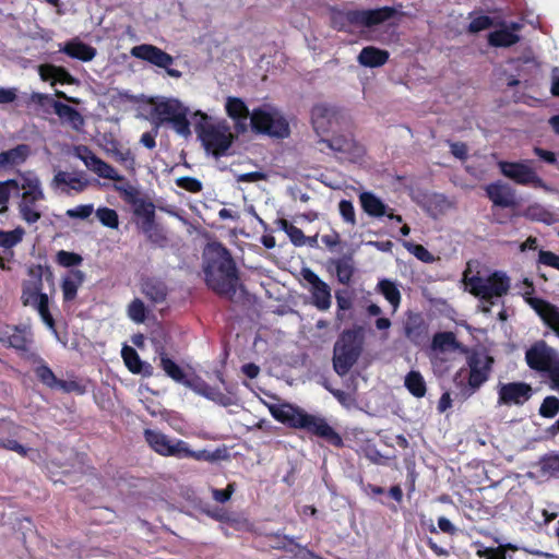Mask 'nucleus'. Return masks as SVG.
Here are the masks:
<instances>
[{
  "label": "nucleus",
  "mask_w": 559,
  "mask_h": 559,
  "mask_svg": "<svg viewBox=\"0 0 559 559\" xmlns=\"http://www.w3.org/2000/svg\"><path fill=\"white\" fill-rule=\"evenodd\" d=\"M205 283L219 297L238 302L246 290L230 251L222 242L207 246L204 265Z\"/></svg>",
  "instance_id": "f257e3e1"
},
{
  "label": "nucleus",
  "mask_w": 559,
  "mask_h": 559,
  "mask_svg": "<svg viewBox=\"0 0 559 559\" xmlns=\"http://www.w3.org/2000/svg\"><path fill=\"white\" fill-rule=\"evenodd\" d=\"M270 412L274 419L289 428L302 429L335 448L344 447L341 435L322 416L309 414L304 408L293 404L272 406Z\"/></svg>",
  "instance_id": "f03ea898"
},
{
  "label": "nucleus",
  "mask_w": 559,
  "mask_h": 559,
  "mask_svg": "<svg viewBox=\"0 0 559 559\" xmlns=\"http://www.w3.org/2000/svg\"><path fill=\"white\" fill-rule=\"evenodd\" d=\"M495 359L484 350H472L466 356L467 369L461 368L453 377L457 390L454 396L464 402L473 396L490 379Z\"/></svg>",
  "instance_id": "7ed1b4c3"
},
{
  "label": "nucleus",
  "mask_w": 559,
  "mask_h": 559,
  "mask_svg": "<svg viewBox=\"0 0 559 559\" xmlns=\"http://www.w3.org/2000/svg\"><path fill=\"white\" fill-rule=\"evenodd\" d=\"M364 329L362 326H354L344 330L333 348V369L343 377L349 372L352 367L357 362L362 352Z\"/></svg>",
  "instance_id": "20e7f679"
},
{
  "label": "nucleus",
  "mask_w": 559,
  "mask_h": 559,
  "mask_svg": "<svg viewBox=\"0 0 559 559\" xmlns=\"http://www.w3.org/2000/svg\"><path fill=\"white\" fill-rule=\"evenodd\" d=\"M192 122L198 138L207 152L215 157L226 154L233 143V135L227 128L213 124L211 118L200 110L193 114Z\"/></svg>",
  "instance_id": "39448f33"
},
{
  "label": "nucleus",
  "mask_w": 559,
  "mask_h": 559,
  "mask_svg": "<svg viewBox=\"0 0 559 559\" xmlns=\"http://www.w3.org/2000/svg\"><path fill=\"white\" fill-rule=\"evenodd\" d=\"M466 285L473 296L493 305L495 298H501L508 294L511 282L506 273L495 271L487 277L474 275L467 278Z\"/></svg>",
  "instance_id": "423d86ee"
},
{
  "label": "nucleus",
  "mask_w": 559,
  "mask_h": 559,
  "mask_svg": "<svg viewBox=\"0 0 559 559\" xmlns=\"http://www.w3.org/2000/svg\"><path fill=\"white\" fill-rule=\"evenodd\" d=\"M154 115L159 123H169L173 129L185 138L191 134L189 109L178 99L168 98L154 106Z\"/></svg>",
  "instance_id": "0eeeda50"
},
{
  "label": "nucleus",
  "mask_w": 559,
  "mask_h": 559,
  "mask_svg": "<svg viewBox=\"0 0 559 559\" xmlns=\"http://www.w3.org/2000/svg\"><path fill=\"white\" fill-rule=\"evenodd\" d=\"M397 14L393 7H382L367 10H347L334 16V23L341 21V27L345 24L354 26L372 27L382 24Z\"/></svg>",
  "instance_id": "6e6552de"
},
{
  "label": "nucleus",
  "mask_w": 559,
  "mask_h": 559,
  "mask_svg": "<svg viewBox=\"0 0 559 559\" xmlns=\"http://www.w3.org/2000/svg\"><path fill=\"white\" fill-rule=\"evenodd\" d=\"M251 128L258 134H265L276 139H285L290 134L288 121L278 114H271L262 108L253 109Z\"/></svg>",
  "instance_id": "1a4fd4ad"
},
{
  "label": "nucleus",
  "mask_w": 559,
  "mask_h": 559,
  "mask_svg": "<svg viewBox=\"0 0 559 559\" xmlns=\"http://www.w3.org/2000/svg\"><path fill=\"white\" fill-rule=\"evenodd\" d=\"M523 284L527 288L523 295L524 300L535 310L544 324L559 337V307L545 299L532 297L535 288L531 280L524 278Z\"/></svg>",
  "instance_id": "9d476101"
},
{
  "label": "nucleus",
  "mask_w": 559,
  "mask_h": 559,
  "mask_svg": "<svg viewBox=\"0 0 559 559\" xmlns=\"http://www.w3.org/2000/svg\"><path fill=\"white\" fill-rule=\"evenodd\" d=\"M130 53L136 59L165 69L167 74L171 78L178 79L181 76V72L179 70L171 68L174 63V57L157 46L151 44H141L132 47Z\"/></svg>",
  "instance_id": "9b49d317"
},
{
  "label": "nucleus",
  "mask_w": 559,
  "mask_h": 559,
  "mask_svg": "<svg viewBox=\"0 0 559 559\" xmlns=\"http://www.w3.org/2000/svg\"><path fill=\"white\" fill-rule=\"evenodd\" d=\"M500 173L521 186L544 187V180L525 162H498Z\"/></svg>",
  "instance_id": "f8f14e48"
},
{
  "label": "nucleus",
  "mask_w": 559,
  "mask_h": 559,
  "mask_svg": "<svg viewBox=\"0 0 559 559\" xmlns=\"http://www.w3.org/2000/svg\"><path fill=\"white\" fill-rule=\"evenodd\" d=\"M559 359V355L556 350L547 345L545 341H538L534 343L525 352V361L530 369L538 372L543 377Z\"/></svg>",
  "instance_id": "ddd939ff"
},
{
  "label": "nucleus",
  "mask_w": 559,
  "mask_h": 559,
  "mask_svg": "<svg viewBox=\"0 0 559 559\" xmlns=\"http://www.w3.org/2000/svg\"><path fill=\"white\" fill-rule=\"evenodd\" d=\"M75 156L84 163L88 170L96 174L99 178L109 179L116 182L126 180L122 175H119L110 164L98 157L87 145L76 146Z\"/></svg>",
  "instance_id": "4468645a"
},
{
  "label": "nucleus",
  "mask_w": 559,
  "mask_h": 559,
  "mask_svg": "<svg viewBox=\"0 0 559 559\" xmlns=\"http://www.w3.org/2000/svg\"><path fill=\"white\" fill-rule=\"evenodd\" d=\"M28 275L32 276L33 281H26L22 285V295L21 300L23 306H35L36 302L40 300V297L46 295L41 292L43 289V277L45 276L47 281L53 280V274L49 266L44 267L38 264L32 266L28 270Z\"/></svg>",
  "instance_id": "2eb2a0df"
},
{
  "label": "nucleus",
  "mask_w": 559,
  "mask_h": 559,
  "mask_svg": "<svg viewBox=\"0 0 559 559\" xmlns=\"http://www.w3.org/2000/svg\"><path fill=\"white\" fill-rule=\"evenodd\" d=\"M143 436L145 442L155 453L165 457L179 459L185 440L170 438L164 432L151 428L144 429Z\"/></svg>",
  "instance_id": "dca6fc26"
},
{
  "label": "nucleus",
  "mask_w": 559,
  "mask_h": 559,
  "mask_svg": "<svg viewBox=\"0 0 559 559\" xmlns=\"http://www.w3.org/2000/svg\"><path fill=\"white\" fill-rule=\"evenodd\" d=\"M217 378L219 382L225 385L227 393L222 392L219 389L210 385L201 379H198L193 382H186V385L191 388L195 393L206 397L210 401H213L221 406L228 407L235 405L237 399L233 390L234 388L226 385L222 373H218Z\"/></svg>",
  "instance_id": "f3484780"
},
{
  "label": "nucleus",
  "mask_w": 559,
  "mask_h": 559,
  "mask_svg": "<svg viewBox=\"0 0 559 559\" xmlns=\"http://www.w3.org/2000/svg\"><path fill=\"white\" fill-rule=\"evenodd\" d=\"M0 344L24 355L33 344L32 331L25 325H7L0 330Z\"/></svg>",
  "instance_id": "a211bd4d"
},
{
  "label": "nucleus",
  "mask_w": 559,
  "mask_h": 559,
  "mask_svg": "<svg viewBox=\"0 0 559 559\" xmlns=\"http://www.w3.org/2000/svg\"><path fill=\"white\" fill-rule=\"evenodd\" d=\"M498 404L499 405H518L521 406L526 403L533 395V388L531 384L522 381H514L497 385Z\"/></svg>",
  "instance_id": "6ab92c4d"
},
{
  "label": "nucleus",
  "mask_w": 559,
  "mask_h": 559,
  "mask_svg": "<svg viewBox=\"0 0 559 559\" xmlns=\"http://www.w3.org/2000/svg\"><path fill=\"white\" fill-rule=\"evenodd\" d=\"M301 275L310 284L311 304L320 311H326L332 305L330 286L322 281L311 269L301 270Z\"/></svg>",
  "instance_id": "aec40b11"
},
{
  "label": "nucleus",
  "mask_w": 559,
  "mask_h": 559,
  "mask_svg": "<svg viewBox=\"0 0 559 559\" xmlns=\"http://www.w3.org/2000/svg\"><path fill=\"white\" fill-rule=\"evenodd\" d=\"M32 99L43 105L44 103H49L55 114L64 122H68L72 129L74 130H81L84 126V118L80 114L78 109L74 107H71L67 104H63L61 102L55 100L51 96L40 93H34L32 95Z\"/></svg>",
  "instance_id": "412c9836"
},
{
  "label": "nucleus",
  "mask_w": 559,
  "mask_h": 559,
  "mask_svg": "<svg viewBox=\"0 0 559 559\" xmlns=\"http://www.w3.org/2000/svg\"><path fill=\"white\" fill-rule=\"evenodd\" d=\"M485 192L492 206L512 209L518 204L514 189L500 180L487 185Z\"/></svg>",
  "instance_id": "4be33fe9"
},
{
  "label": "nucleus",
  "mask_w": 559,
  "mask_h": 559,
  "mask_svg": "<svg viewBox=\"0 0 559 559\" xmlns=\"http://www.w3.org/2000/svg\"><path fill=\"white\" fill-rule=\"evenodd\" d=\"M337 109L328 104H317L311 109V122L318 135L328 133L337 119Z\"/></svg>",
  "instance_id": "5701e85b"
},
{
  "label": "nucleus",
  "mask_w": 559,
  "mask_h": 559,
  "mask_svg": "<svg viewBox=\"0 0 559 559\" xmlns=\"http://www.w3.org/2000/svg\"><path fill=\"white\" fill-rule=\"evenodd\" d=\"M405 337L415 345H423L428 338V326L420 313H411L404 323Z\"/></svg>",
  "instance_id": "b1692460"
},
{
  "label": "nucleus",
  "mask_w": 559,
  "mask_h": 559,
  "mask_svg": "<svg viewBox=\"0 0 559 559\" xmlns=\"http://www.w3.org/2000/svg\"><path fill=\"white\" fill-rule=\"evenodd\" d=\"M134 215L142 217L141 223L142 231L147 236L151 241L156 242L159 234L153 233L155 225V206L152 202L138 200L134 202Z\"/></svg>",
  "instance_id": "393cba45"
},
{
  "label": "nucleus",
  "mask_w": 559,
  "mask_h": 559,
  "mask_svg": "<svg viewBox=\"0 0 559 559\" xmlns=\"http://www.w3.org/2000/svg\"><path fill=\"white\" fill-rule=\"evenodd\" d=\"M225 110L229 118L235 121L238 131L247 130V120L251 116L246 103L239 98L229 96L225 103Z\"/></svg>",
  "instance_id": "a878e982"
},
{
  "label": "nucleus",
  "mask_w": 559,
  "mask_h": 559,
  "mask_svg": "<svg viewBox=\"0 0 559 559\" xmlns=\"http://www.w3.org/2000/svg\"><path fill=\"white\" fill-rule=\"evenodd\" d=\"M60 51L69 56L70 58L78 59L83 62L93 60L97 53L96 48L85 44L79 39H72L67 41Z\"/></svg>",
  "instance_id": "bb28decb"
},
{
  "label": "nucleus",
  "mask_w": 559,
  "mask_h": 559,
  "mask_svg": "<svg viewBox=\"0 0 559 559\" xmlns=\"http://www.w3.org/2000/svg\"><path fill=\"white\" fill-rule=\"evenodd\" d=\"M320 142L325 144L330 150L346 154L358 155L360 147L352 136L335 135L331 139H320Z\"/></svg>",
  "instance_id": "cd10ccee"
},
{
  "label": "nucleus",
  "mask_w": 559,
  "mask_h": 559,
  "mask_svg": "<svg viewBox=\"0 0 559 559\" xmlns=\"http://www.w3.org/2000/svg\"><path fill=\"white\" fill-rule=\"evenodd\" d=\"M85 275L81 270H71L62 280L61 289L63 301L69 302L76 298L78 290L83 284Z\"/></svg>",
  "instance_id": "c85d7f7f"
},
{
  "label": "nucleus",
  "mask_w": 559,
  "mask_h": 559,
  "mask_svg": "<svg viewBox=\"0 0 559 559\" xmlns=\"http://www.w3.org/2000/svg\"><path fill=\"white\" fill-rule=\"evenodd\" d=\"M31 153L27 144H19L13 148L0 152V169L14 167L23 164Z\"/></svg>",
  "instance_id": "c756f323"
},
{
  "label": "nucleus",
  "mask_w": 559,
  "mask_h": 559,
  "mask_svg": "<svg viewBox=\"0 0 559 559\" xmlns=\"http://www.w3.org/2000/svg\"><path fill=\"white\" fill-rule=\"evenodd\" d=\"M389 52L373 46H367L361 49L358 55V62L368 68H378L386 63Z\"/></svg>",
  "instance_id": "7c9ffc66"
},
{
  "label": "nucleus",
  "mask_w": 559,
  "mask_h": 559,
  "mask_svg": "<svg viewBox=\"0 0 559 559\" xmlns=\"http://www.w3.org/2000/svg\"><path fill=\"white\" fill-rule=\"evenodd\" d=\"M360 205L369 216L382 217L386 214L388 205L372 192H362L359 195Z\"/></svg>",
  "instance_id": "2f4dec72"
},
{
  "label": "nucleus",
  "mask_w": 559,
  "mask_h": 559,
  "mask_svg": "<svg viewBox=\"0 0 559 559\" xmlns=\"http://www.w3.org/2000/svg\"><path fill=\"white\" fill-rule=\"evenodd\" d=\"M329 263L334 266L337 281L343 285H348L355 273L353 257L349 254L331 259Z\"/></svg>",
  "instance_id": "473e14b6"
},
{
  "label": "nucleus",
  "mask_w": 559,
  "mask_h": 559,
  "mask_svg": "<svg viewBox=\"0 0 559 559\" xmlns=\"http://www.w3.org/2000/svg\"><path fill=\"white\" fill-rule=\"evenodd\" d=\"M25 230L21 226L9 231L0 229V247L4 249L8 260L13 259L12 249L23 240Z\"/></svg>",
  "instance_id": "72a5a7b5"
},
{
  "label": "nucleus",
  "mask_w": 559,
  "mask_h": 559,
  "mask_svg": "<svg viewBox=\"0 0 559 559\" xmlns=\"http://www.w3.org/2000/svg\"><path fill=\"white\" fill-rule=\"evenodd\" d=\"M520 41V36L508 27L493 31L488 35V44L496 48H508Z\"/></svg>",
  "instance_id": "f704fd0d"
},
{
  "label": "nucleus",
  "mask_w": 559,
  "mask_h": 559,
  "mask_svg": "<svg viewBox=\"0 0 559 559\" xmlns=\"http://www.w3.org/2000/svg\"><path fill=\"white\" fill-rule=\"evenodd\" d=\"M378 292L390 302L395 311L401 304V292L396 284L388 278L379 281L377 285Z\"/></svg>",
  "instance_id": "c9c22d12"
},
{
  "label": "nucleus",
  "mask_w": 559,
  "mask_h": 559,
  "mask_svg": "<svg viewBox=\"0 0 559 559\" xmlns=\"http://www.w3.org/2000/svg\"><path fill=\"white\" fill-rule=\"evenodd\" d=\"M21 189L24 190L22 198H32V200H44L45 194L38 177L34 175H22Z\"/></svg>",
  "instance_id": "e433bc0d"
},
{
  "label": "nucleus",
  "mask_w": 559,
  "mask_h": 559,
  "mask_svg": "<svg viewBox=\"0 0 559 559\" xmlns=\"http://www.w3.org/2000/svg\"><path fill=\"white\" fill-rule=\"evenodd\" d=\"M121 356L123 358V361L127 366V368L134 374L144 373V374H151V371L143 370L144 364L141 360L138 352L128 345H124L121 350Z\"/></svg>",
  "instance_id": "4c0bfd02"
},
{
  "label": "nucleus",
  "mask_w": 559,
  "mask_h": 559,
  "mask_svg": "<svg viewBox=\"0 0 559 559\" xmlns=\"http://www.w3.org/2000/svg\"><path fill=\"white\" fill-rule=\"evenodd\" d=\"M405 388L408 390V392L417 397H424L427 392V386L424 377L419 371L412 370L409 371L405 377Z\"/></svg>",
  "instance_id": "58836bf2"
},
{
  "label": "nucleus",
  "mask_w": 559,
  "mask_h": 559,
  "mask_svg": "<svg viewBox=\"0 0 559 559\" xmlns=\"http://www.w3.org/2000/svg\"><path fill=\"white\" fill-rule=\"evenodd\" d=\"M143 293L153 302H163L167 297L166 285L156 280H147L143 283Z\"/></svg>",
  "instance_id": "ea45409f"
},
{
  "label": "nucleus",
  "mask_w": 559,
  "mask_h": 559,
  "mask_svg": "<svg viewBox=\"0 0 559 559\" xmlns=\"http://www.w3.org/2000/svg\"><path fill=\"white\" fill-rule=\"evenodd\" d=\"M159 366L165 371V373L176 382L183 384H186V382H190L189 380H186V374L182 368L178 366L171 358H169L164 352L160 353Z\"/></svg>",
  "instance_id": "a19ab883"
},
{
  "label": "nucleus",
  "mask_w": 559,
  "mask_h": 559,
  "mask_svg": "<svg viewBox=\"0 0 559 559\" xmlns=\"http://www.w3.org/2000/svg\"><path fill=\"white\" fill-rule=\"evenodd\" d=\"M52 185L55 187H60L62 185L69 186L72 190L76 192H82L87 187V181L79 176H70L66 171H58L52 180Z\"/></svg>",
  "instance_id": "79ce46f5"
},
{
  "label": "nucleus",
  "mask_w": 559,
  "mask_h": 559,
  "mask_svg": "<svg viewBox=\"0 0 559 559\" xmlns=\"http://www.w3.org/2000/svg\"><path fill=\"white\" fill-rule=\"evenodd\" d=\"M518 550V547L513 544H503L497 547H481L477 549L476 556L484 559H507V551Z\"/></svg>",
  "instance_id": "37998d69"
},
{
  "label": "nucleus",
  "mask_w": 559,
  "mask_h": 559,
  "mask_svg": "<svg viewBox=\"0 0 559 559\" xmlns=\"http://www.w3.org/2000/svg\"><path fill=\"white\" fill-rule=\"evenodd\" d=\"M179 459H193L195 461L214 462L219 459L216 452H211L205 449L203 450H191L189 443L185 441V445L181 448Z\"/></svg>",
  "instance_id": "c03bdc74"
},
{
  "label": "nucleus",
  "mask_w": 559,
  "mask_h": 559,
  "mask_svg": "<svg viewBox=\"0 0 559 559\" xmlns=\"http://www.w3.org/2000/svg\"><path fill=\"white\" fill-rule=\"evenodd\" d=\"M540 471L550 476H559V453L550 452L542 456L539 461Z\"/></svg>",
  "instance_id": "a18cd8bd"
},
{
  "label": "nucleus",
  "mask_w": 559,
  "mask_h": 559,
  "mask_svg": "<svg viewBox=\"0 0 559 559\" xmlns=\"http://www.w3.org/2000/svg\"><path fill=\"white\" fill-rule=\"evenodd\" d=\"M37 379L47 388L57 389L59 379L56 377L51 368L43 362L35 368Z\"/></svg>",
  "instance_id": "49530a36"
},
{
  "label": "nucleus",
  "mask_w": 559,
  "mask_h": 559,
  "mask_svg": "<svg viewBox=\"0 0 559 559\" xmlns=\"http://www.w3.org/2000/svg\"><path fill=\"white\" fill-rule=\"evenodd\" d=\"M559 413V397L555 395L546 396L538 409V414L544 418H554Z\"/></svg>",
  "instance_id": "de8ad7c7"
},
{
  "label": "nucleus",
  "mask_w": 559,
  "mask_h": 559,
  "mask_svg": "<svg viewBox=\"0 0 559 559\" xmlns=\"http://www.w3.org/2000/svg\"><path fill=\"white\" fill-rule=\"evenodd\" d=\"M34 308L38 311L43 322L49 328L55 329V319L49 311V298L48 295L40 297V300L36 302Z\"/></svg>",
  "instance_id": "09e8293b"
},
{
  "label": "nucleus",
  "mask_w": 559,
  "mask_h": 559,
  "mask_svg": "<svg viewBox=\"0 0 559 559\" xmlns=\"http://www.w3.org/2000/svg\"><path fill=\"white\" fill-rule=\"evenodd\" d=\"M96 215L99 219V222L109 228H118L119 226V218L118 214L115 210L109 207H99L96 211Z\"/></svg>",
  "instance_id": "8fccbe9b"
},
{
  "label": "nucleus",
  "mask_w": 559,
  "mask_h": 559,
  "mask_svg": "<svg viewBox=\"0 0 559 559\" xmlns=\"http://www.w3.org/2000/svg\"><path fill=\"white\" fill-rule=\"evenodd\" d=\"M128 316L134 322L143 323L146 319V308L144 302L139 298L133 299L128 306Z\"/></svg>",
  "instance_id": "3c124183"
},
{
  "label": "nucleus",
  "mask_w": 559,
  "mask_h": 559,
  "mask_svg": "<svg viewBox=\"0 0 559 559\" xmlns=\"http://www.w3.org/2000/svg\"><path fill=\"white\" fill-rule=\"evenodd\" d=\"M56 261L63 267H72L80 265L83 261V258L79 253L60 250L57 252Z\"/></svg>",
  "instance_id": "603ef678"
},
{
  "label": "nucleus",
  "mask_w": 559,
  "mask_h": 559,
  "mask_svg": "<svg viewBox=\"0 0 559 559\" xmlns=\"http://www.w3.org/2000/svg\"><path fill=\"white\" fill-rule=\"evenodd\" d=\"M404 246L408 250V252L414 254L419 261L425 263H432L435 261V257L432 255V253L423 245L405 242Z\"/></svg>",
  "instance_id": "864d4df0"
},
{
  "label": "nucleus",
  "mask_w": 559,
  "mask_h": 559,
  "mask_svg": "<svg viewBox=\"0 0 559 559\" xmlns=\"http://www.w3.org/2000/svg\"><path fill=\"white\" fill-rule=\"evenodd\" d=\"M493 25V20L488 15H477L472 19L467 26V32L471 34H477L481 31L488 29Z\"/></svg>",
  "instance_id": "5fc2aeb1"
},
{
  "label": "nucleus",
  "mask_w": 559,
  "mask_h": 559,
  "mask_svg": "<svg viewBox=\"0 0 559 559\" xmlns=\"http://www.w3.org/2000/svg\"><path fill=\"white\" fill-rule=\"evenodd\" d=\"M338 211L345 223L353 227L357 224L355 207L352 201L345 199L341 200L338 203Z\"/></svg>",
  "instance_id": "6e6d98bb"
},
{
  "label": "nucleus",
  "mask_w": 559,
  "mask_h": 559,
  "mask_svg": "<svg viewBox=\"0 0 559 559\" xmlns=\"http://www.w3.org/2000/svg\"><path fill=\"white\" fill-rule=\"evenodd\" d=\"M272 536L276 539L275 545L272 546L276 550H284L286 552L293 554L296 550L297 546L299 545L298 543L295 542L294 537H290L288 535H280L278 533H276L273 534Z\"/></svg>",
  "instance_id": "4d7b16f0"
},
{
  "label": "nucleus",
  "mask_w": 559,
  "mask_h": 559,
  "mask_svg": "<svg viewBox=\"0 0 559 559\" xmlns=\"http://www.w3.org/2000/svg\"><path fill=\"white\" fill-rule=\"evenodd\" d=\"M176 185L191 193H198L202 191L203 188L202 182L199 179L189 176L179 177L176 179Z\"/></svg>",
  "instance_id": "13d9d810"
},
{
  "label": "nucleus",
  "mask_w": 559,
  "mask_h": 559,
  "mask_svg": "<svg viewBox=\"0 0 559 559\" xmlns=\"http://www.w3.org/2000/svg\"><path fill=\"white\" fill-rule=\"evenodd\" d=\"M57 389L62 390L64 393H76L83 395L86 392V386L75 380H60L58 381Z\"/></svg>",
  "instance_id": "bf43d9fd"
},
{
  "label": "nucleus",
  "mask_w": 559,
  "mask_h": 559,
  "mask_svg": "<svg viewBox=\"0 0 559 559\" xmlns=\"http://www.w3.org/2000/svg\"><path fill=\"white\" fill-rule=\"evenodd\" d=\"M94 212L93 204H81L67 211V216L70 218L86 219Z\"/></svg>",
  "instance_id": "052dcab7"
},
{
  "label": "nucleus",
  "mask_w": 559,
  "mask_h": 559,
  "mask_svg": "<svg viewBox=\"0 0 559 559\" xmlns=\"http://www.w3.org/2000/svg\"><path fill=\"white\" fill-rule=\"evenodd\" d=\"M20 215L27 224H34L41 217V213L36 209H29L27 204H19Z\"/></svg>",
  "instance_id": "680f3d73"
},
{
  "label": "nucleus",
  "mask_w": 559,
  "mask_h": 559,
  "mask_svg": "<svg viewBox=\"0 0 559 559\" xmlns=\"http://www.w3.org/2000/svg\"><path fill=\"white\" fill-rule=\"evenodd\" d=\"M235 489L236 484L229 483L225 489H212V497L215 501L219 503H225L231 498V495L235 492Z\"/></svg>",
  "instance_id": "e2e57ef3"
},
{
  "label": "nucleus",
  "mask_w": 559,
  "mask_h": 559,
  "mask_svg": "<svg viewBox=\"0 0 559 559\" xmlns=\"http://www.w3.org/2000/svg\"><path fill=\"white\" fill-rule=\"evenodd\" d=\"M115 158H116L117 162H119L122 165H124V167L129 171H131V173L135 171V158H134V156H133V154L131 153L130 150H127L124 152L117 151L115 153Z\"/></svg>",
  "instance_id": "0e129e2a"
},
{
  "label": "nucleus",
  "mask_w": 559,
  "mask_h": 559,
  "mask_svg": "<svg viewBox=\"0 0 559 559\" xmlns=\"http://www.w3.org/2000/svg\"><path fill=\"white\" fill-rule=\"evenodd\" d=\"M538 263L551 266L559 271V255L548 250H540L538 253Z\"/></svg>",
  "instance_id": "69168bd1"
},
{
  "label": "nucleus",
  "mask_w": 559,
  "mask_h": 559,
  "mask_svg": "<svg viewBox=\"0 0 559 559\" xmlns=\"http://www.w3.org/2000/svg\"><path fill=\"white\" fill-rule=\"evenodd\" d=\"M51 71L55 72V84H74L76 80L71 75V73L63 67L56 66V68H51Z\"/></svg>",
  "instance_id": "338daca9"
},
{
  "label": "nucleus",
  "mask_w": 559,
  "mask_h": 559,
  "mask_svg": "<svg viewBox=\"0 0 559 559\" xmlns=\"http://www.w3.org/2000/svg\"><path fill=\"white\" fill-rule=\"evenodd\" d=\"M455 336L452 332H439L433 336L432 344L436 348L453 345Z\"/></svg>",
  "instance_id": "774afa93"
}]
</instances>
